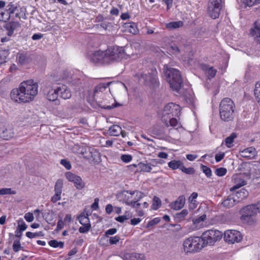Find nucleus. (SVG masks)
Returning a JSON list of instances; mask_svg holds the SVG:
<instances>
[{
    "mask_svg": "<svg viewBox=\"0 0 260 260\" xmlns=\"http://www.w3.org/2000/svg\"><path fill=\"white\" fill-rule=\"evenodd\" d=\"M38 83L33 80L23 81L18 88L12 90L11 98L19 103H29L32 101L38 94Z\"/></svg>",
    "mask_w": 260,
    "mask_h": 260,
    "instance_id": "1",
    "label": "nucleus"
},
{
    "mask_svg": "<svg viewBox=\"0 0 260 260\" xmlns=\"http://www.w3.org/2000/svg\"><path fill=\"white\" fill-rule=\"evenodd\" d=\"M125 56V52L122 47H113L106 51H98L90 56V61L94 63H110L114 61H119Z\"/></svg>",
    "mask_w": 260,
    "mask_h": 260,
    "instance_id": "2",
    "label": "nucleus"
},
{
    "mask_svg": "<svg viewBox=\"0 0 260 260\" xmlns=\"http://www.w3.org/2000/svg\"><path fill=\"white\" fill-rule=\"evenodd\" d=\"M143 197V193L138 190H124L117 195L119 201L136 209H138L140 207L141 203L139 202Z\"/></svg>",
    "mask_w": 260,
    "mask_h": 260,
    "instance_id": "3",
    "label": "nucleus"
},
{
    "mask_svg": "<svg viewBox=\"0 0 260 260\" xmlns=\"http://www.w3.org/2000/svg\"><path fill=\"white\" fill-rule=\"evenodd\" d=\"M164 74L170 87L174 91H178L182 84V79L180 72L168 65L164 66Z\"/></svg>",
    "mask_w": 260,
    "mask_h": 260,
    "instance_id": "4",
    "label": "nucleus"
},
{
    "mask_svg": "<svg viewBox=\"0 0 260 260\" xmlns=\"http://www.w3.org/2000/svg\"><path fill=\"white\" fill-rule=\"evenodd\" d=\"M107 88L111 94H115L126 93L127 90L126 85L121 82L101 83L94 89V96L98 95L100 92H104Z\"/></svg>",
    "mask_w": 260,
    "mask_h": 260,
    "instance_id": "5",
    "label": "nucleus"
},
{
    "mask_svg": "<svg viewBox=\"0 0 260 260\" xmlns=\"http://www.w3.org/2000/svg\"><path fill=\"white\" fill-rule=\"evenodd\" d=\"M235 109V104L231 99H222L219 104V114L221 119L225 121L232 120L234 118Z\"/></svg>",
    "mask_w": 260,
    "mask_h": 260,
    "instance_id": "6",
    "label": "nucleus"
},
{
    "mask_svg": "<svg viewBox=\"0 0 260 260\" xmlns=\"http://www.w3.org/2000/svg\"><path fill=\"white\" fill-rule=\"evenodd\" d=\"M185 253H195L204 248L203 243L200 237H190L184 240L183 243Z\"/></svg>",
    "mask_w": 260,
    "mask_h": 260,
    "instance_id": "7",
    "label": "nucleus"
},
{
    "mask_svg": "<svg viewBox=\"0 0 260 260\" xmlns=\"http://www.w3.org/2000/svg\"><path fill=\"white\" fill-rule=\"evenodd\" d=\"M204 247L207 245H213L222 237V233L218 230H209L204 232L200 237Z\"/></svg>",
    "mask_w": 260,
    "mask_h": 260,
    "instance_id": "8",
    "label": "nucleus"
},
{
    "mask_svg": "<svg viewBox=\"0 0 260 260\" xmlns=\"http://www.w3.org/2000/svg\"><path fill=\"white\" fill-rule=\"evenodd\" d=\"M181 109L179 105L173 103H169L164 107L162 112V118L167 123L168 118L178 117L180 115Z\"/></svg>",
    "mask_w": 260,
    "mask_h": 260,
    "instance_id": "9",
    "label": "nucleus"
},
{
    "mask_svg": "<svg viewBox=\"0 0 260 260\" xmlns=\"http://www.w3.org/2000/svg\"><path fill=\"white\" fill-rule=\"evenodd\" d=\"M222 8V0H210L208 3L207 12L213 19L218 18Z\"/></svg>",
    "mask_w": 260,
    "mask_h": 260,
    "instance_id": "10",
    "label": "nucleus"
},
{
    "mask_svg": "<svg viewBox=\"0 0 260 260\" xmlns=\"http://www.w3.org/2000/svg\"><path fill=\"white\" fill-rule=\"evenodd\" d=\"M241 234L237 230H228L224 232V240L229 244L239 243L242 240Z\"/></svg>",
    "mask_w": 260,
    "mask_h": 260,
    "instance_id": "11",
    "label": "nucleus"
},
{
    "mask_svg": "<svg viewBox=\"0 0 260 260\" xmlns=\"http://www.w3.org/2000/svg\"><path fill=\"white\" fill-rule=\"evenodd\" d=\"M65 177L69 181L74 184L77 189L82 190L85 187V183L80 176L71 172H68L65 173Z\"/></svg>",
    "mask_w": 260,
    "mask_h": 260,
    "instance_id": "12",
    "label": "nucleus"
},
{
    "mask_svg": "<svg viewBox=\"0 0 260 260\" xmlns=\"http://www.w3.org/2000/svg\"><path fill=\"white\" fill-rule=\"evenodd\" d=\"M140 82L146 85L157 86L158 82L155 72L140 75L139 77Z\"/></svg>",
    "mask_w": 260,
    "mask_h": 260,
    "instance_id": "13",
    "label": "nucleus"
},
{
    "mask_svg": "<svg viewBox=\"0 0 260 260\" xmlns=\"http://www.w3.org/2000/svg\"><path fill=\"white\" fill-rule=\"evenodd\" d=\"M255 210L254 205L253 204L244 207L241 210L242 215L241 219L245 222H249L251 217L257 213Z\"/></svg>",
    "mask_w": 260,
    "mask_h": 260,
    "instance_id": "14",
    "label": "nucleus"
},
{
    "mask_svg": "<svg viewBox=\"0 0 260 260\" xmlns=\"http://www.w3.org/2000/svg\"><path fill=\"white\" fill-rule=\"evenodd\" d=\"M83 157L91 161H97L99 154L96 150L89 147H85L81 151Z\"/></svg>",
    "mask_w": 260,
    "mask_h": 260,
    "instance_id": "15",
    "label": "nucleus"
},
{
    "mask_svg": "<svg viewBox=\"0 0 260 260\" xmlns=\"http://www.w3.org/2000/svg\"><path fill=\"white\" fill-rule=\"evenodd\" d=\"M249 35L255 42L260 43V19L254 22L249 30Z\"/></svg>",
    "mask_w": 260,
    "mask_h": 260,
    "instance_id": "16",
    "label": "nucleus"
},
{
    "mask_svg": "<svg viewBox=\"0 0 260 260\" xmlns=\"http://www.w3.org/2000/svg\"><path fill=\"white\" fill-rule=\"evenodd\" d=\"M63 185V183L62 179H58L56 181L54 186L55 194L52 197L51 199L53 203H56L61 199V194Z\"/></svg>",
    "mask_w": 260,
    "mask_h": 260,
    "instance_id": "17",
    "label": "nucleus"
},
{
    "mask_svg": "<svg viewBox=\"0 0 260 260\" xmlns=\"http://www.w3.org/2000/svg\"><path fill=\"white\" fill-rule=\"evenodd\" d=\"M14 135V130L11 126H5L0 128V136L5 140H10Z\"/></svg>",
    "mask_w": 260,
    "mask_h": 260,
    "instance_id": "18",
    "label": "nucleus"
},
{
    "mask_svg": "<svg viewBox=\"0 0 260 260\" xmlns=\"http://www.w3.org/2000/svg\"><path fill=\"white\" fill-rule=\"evenodd\" d=\"M108 133L110 136H118L120 134L121 135L123 138L126 137V133L122 130L121 127L118 125H113L110 127L108 130Z\"/></svg>",
    "mask_w": 260,
    "mask_h": 260,
    "instance_id": "19",
    "label": "nucleus"
},
{
    "mask_svg": "<svg viewBox=\"0 0 260 260\" xmlns=\"http://www.w3.org/2000/svg\"><path fill=\"white\" fill-rule=\"evenodd\" d=\"M185 203V198L184 196H179L177 199L170 204L171 208L175 210H178L182 208Z\"/></svg>",
    "mask_w": 260,
    "mask_h": 260,
    "instance_id": "20",
    "label": "nucleus"
},
{
    "mask_svg": "<svg viewBox=\"0 0 260 260\" xmlns=\"http://www.w3.org/2000/svg\"><path fill=\"white\" fill-rule=\"evenodd\" d=\"M123 260H146L145 256L138 253H126L123 255Z\"/></svg>",
    "mask_w": 260,
    "mask_h": 260,
    "instance_id": "21",
    "label": "nucleus"
},
{
    "mask_svg": "<svg viewBox=\"0 0 260 260\" xmlns=\"http://www.w3.org/2000/svg\"><path fill=\"white\" fill-rule=\"evenodd\" d=\"M59 94L61 98L64 100L69 99L72 96L71 90L67 86L62 85L58 87Z\"/></svg>",
    "mask_w": 260,
    "mask_h": 260,
    "instance_id": "22",
    "label": "nucleus"
},
{
    "mask_svg": "<svg viewBox=\"0 0 260 260\" xmlns=\"http://www.w3.org/2000/svg\"><path fill=\"white\" fill-rule=\"evenodd\" d=\"M256 155L255 149L250 147L240 151V155L245 158L251 159L253 158Z\"/></svg>",
    "mask_w": 260,
    "mask_h": 260,
    "instance_id": "23",
    "label": "nucleus"
},
{
    "mask_svg": "<svg viewBox=\"0 0 260 260\" xmlns=\"http://www.w3.org/2000/svg\"><path fill=\"white\" fill-rule=\"evenodd\" d=\"M58 94V87L56 88H51L47 91L46 98L50 101H54L57 99Z\"/></svg>",
    "mask_w": 260,
    "mask_h": 260,
    "instance_id": "24",
    "label": "nucleus"
},
{
    "mask_svg": "<svg viewBox=\"0 0 260 260\" xmlns=\"http://www.w3.org/2000/svg\"><path fill=\"white\" fill-rule=\"evenodd\" d=\"M206 219V215L203 214L201 216L194 218L192 220V225L191 229H189L188 232L195 231L198 229L197 225L201 222L204 221Z\"/></svg>",
    "mask_w": 260,
    "mask_h": 260,
    "instance_id": "25",
    "label": "nucleus"
},
{
    "mask_svg": "<svg viewBox=\"0 0 260 260\" xmlns=\"http://www.w3.org/2000/svg\"><path fill=\"white\" fill-rule=\"evenodd\" d=\"M239 200H237L235 196L234 197H228L225 199L222 203L223 206L226 208H231L233 207L237 203L239 202Z\"/></svg>",
    "mask_w": 260,
    "mask_h": 260,
    "instance_id": "26",
    "label": "nucleus"
},
{
    "mask_svg": "<svg viewBox=\"0 0 260 260\" xmlns=\"http://www.w3.org/2000/svg\"><path fill=\"white\" fill-rule=\"evenodd\" d=\"M20 27V24L18 22H11L7 24L6 29L8 31V35L11 36L13 34L14 30Z\"/></svg>",
    "mask_w": 260,
    "mask_h": 260,
    "instance_id": "27",
    "label": "nucleus"
},
{
    "mask_svg": "<svg viewBox=\"0 0 260 260\" xmlns=\"http://www.w3.org/2000/svg\"><path fill=\"white\" fill-rule=\"evenodd\" d=\"M88 215L85 214V213H81L78 217V219L81 224L83 225H91L90 220L88 218Z\"/></svg>",
    "mask_w": 260,
    "mask_h": 260,
    "instance_id": "28",
    "label": "nucleus"
},
{
    "mask_svg": "<svg viewBox=\"0 0 260 260\" xmlns=\"http://www.w3.org/2000/svg\"><path fill=\"white\" fill-rule=\"evenodd\" d=\"M17 60L18 63L23 65L29 62L27 54L24 53H19L17 55Z\"/></svg>",
    "mask_w": 260,
    "mask_h": 260,
    "instance_id": "29",
    "label": "nucleus"
},
{
    "mask_svg": "<svg viewBox=\"0 0 260 260\" xmlns=\"http://www.w3.org/2000/svg\"><path fill=\"white\" fill-rule=\"evenodd\" d=\"M138 167L141 171L145 172H150L151 171V168L149 166L148 163L140 162L138 165L134 164L133 167ZM132 166H129V167H132Z\"/></svg>",
    "mask_w": 260,
    "mask_h": 260,
    "instance_id": "30",
    "label": "nucleus"
},
{
    "mask_svg": "<svg viewBox=\"0 0 260 260\" xmlns=\"http://www.w3.org/2000/svg\"><path fill=\"white\" fill-rule=\"evenodd\" d=\"M183 25L181 21L171 22L166 24V27L170 30L177 29L182 27Z\"/></svg>",
    "mask_w": 260,
    "mask_h": 260,
    "instance_id": "31",
    "label": "nucleus"
},
{
    "mask_svg": "<svg viewBox=\"0 0 260 260\" xmlns=\"http://www.w3.org/2000/svg\"><path fill=\"white\" fill-rule=\"evenodd\" d=\"M183 163L181 161L178 160H173L168 163V166L172 170H176L177 169H181Z\"/></svg>",
    "mask_w": 260,
    "mask_h": 260,
    "instance_id": "32",
    "label": "nucleus"
},
{
    "mask_svg": "<svg viewBox=\"0 0 260 260\" xmlns=\"http://www.w3.org/2000/svg\"><path fill=\"white\" fill-rule=\"evenodd\" d=\"M234 180L236 184L231 188V190H236L245 184V181L238 178V176L234 178Z\"/></svg>",
    "mask_w": 260,
    "mask_h": 260,
    "instance_id": "33",
    "label": "nucleus"
},
{
    "mask_svg": "<svg viewBox=\"0 0 260 260\" xmlns=\"http://www.w3.org/2000/svg\"><path fill=\"white\" fill-rule=\"evenodd\" d=\"M248 191L243 188L236 193L235 197L236 199H237V200L239 199L240 200H242L243 199H245L248 196Z\"/></svg>",
    "mask_w": 260,
    "mask_h": 260,
    "instance_id": "34",
    "label": "nucleus"
},
{
    "mask_svg": "<svg viewBox=\"0 0 260 260\" xmlns=\"http://www.w3.org/2000/svg\"><path fill=\"white\" fill-rule=\"evenodd\" d=\"M236 137L237 135L235 133H232L229 137L225 139V144L228 147L231 148L232 146L234 140L236 138Z\"/></svg>",
    "mask_w": 260,
    "mask_h": 260,
    "instance_id": "35",
    "label": "nucleus"
},
{
    "mask_svg": "<svg viewBox=\"0 0 260 260\" xmlns=\"http://www.w3.org/2000/svg\"><path fill=\"white\" fill-rule=\"evenodd\" d=\"M254 94L256 99L257 103L260 105V81L255 84L254 90Z\"/></svg>",
    "mask_w": 260,
    "mask_h": 260,
    "instance_id": "36",
    "label": "nucleus"
},
{
    "mask_svg": "<svg viewBox=\"0 0 260 260\" xmlns=\"http://www.w3.org/2000/svg\"><path fill=\"white\" fill-rule=\"evenodd\" d=\"M161 206V201L159 198L156 196H154L153 199V203L151 208L153 210L158 209Z\"/></svg>",
    "mask_w": 260,
    "mask_h": 260,
    "instance_id": "37",
    "label": "nucleus"
},
{
    "mask_svg": "<svg viewBox=\"0 0 260 260\" xmlns=\"http://www.w3.org/2000/svg\"><path fill=\"white\" fill-rule=\"evenodd\" d=\"M188 211L186 209H183L181 212L176 214L175 218L179 221H182L188 214Z\"/></svg>",
    "mask_w": 260,
    "mask_h": 260,
    "instance_id": "38",
    "label": "nucleus"
},
{
    "mask_svg": "<svg viewBox=\"0 0 260 260\" xmlns=\"http://www.w3.org/2000/svg\"><path fill=\"white\" fill-rule=\"evenodd\" d=\"M204 70L206 71V74L209 78H213L216 74L217 71L212 67L208 68L207 67H205Z\"/></svg>",
    "mask_w": 260,
    "mask_h": 260,
    "instance_id": "39",
    "label": "nucleus"
},
{
    "mask_svg": "<svg viewBox=\"0 0 260 260\" xmlns=\"http://www.w3.org/2000/svg\"><path fill=\"white\" fill-rule=\"evenodd\" d=\"M49 244L50 246L54 248H62L63 247L64 243L62 242H58L55 240H53L49 242Z\"/></svg>",
    "mask_w": 260,
    "mask_h": 260,
    "instance_id": "40",
    "label": "nucleus"
},
{
    "mask_svg": "<svg viewBox=\"0 0 260 260\" xmlns=\"http://www.w3.org/2000/svg\"><path fill=\"white\" fill-rule=\"evenodd\" d=\"M117 232V229L115 228H112L106 231L105 233V236L103 237L101 239V241L102 240H105L107 238H108V235H114Z\"/></svg>",
    "mask_w": 260,
    "mask_h": 260,
    "instance_id": "41",
    "label": "nucleus"
},
{
    "mask_svg": "<svg viewBox=\"0 0 260 260\" xmlns=\"http://www.w3.org/2000/svg\"><path fill=\"white\" fill-rule=\"evenodd\" d=\"M131 216L129 215L128 212H126L125 214L122 216H118L115 218L116 220L119 222H123L125 220L128 219Z\"/></svg>",
    "mask_w": 260,
    "mask_h": 260,
    "instance_id": "42",
    "label": "nucleus"
},
{
    "mask_svg": "<svg viewBox=\"0 0 260 260\" xmlns=\"http://www.w3.org/2000/svg\"><path fill=\"white\" fill-rule=\"evenodd\" d=\"M16 192L11 188H3L0 189V195L14 194Z\"/></svg>",
    "mask_w": 260,
    "mask_h": 260,
    "instance_id": "43",
    "label": "nucleus"
},
{
    "mask_svg": "<svg viewBox=\"0 0 260 260\" xmlns=\"http://www.w3.org/2000/svg\"><path fill=\"white\" fill-rule=\"evenodd\" d=\"M242 3L245 6L251 7L255 4L258 3L260 2V0H241Z\"/></svg>",
    "mask_w": 260,
    "mask_h": 260,
    "instance_id": "44",
    "label": "nucleus"
},
{
    "mask_svg": "<svg viewBox=\"0 0 260 260\" xmlns=\"http://www.w3.org/2000/svg\"><path fill=\"white\" fill-rule=\"evenodd\" d=\"M10 17V14L8 12L6 13L4 12H0V21L6 22Z\"/></svg>",
    "mask_w": 260,
    "mask_h": 260,
    "instance_id": "45",
    "label": "nucleus"
},
{
    "mask_svg": "<svg viewBox=\"0 0 260 260\" xmlns=\"http://www.w3.org/2000/svg\"><path fill=\"white\" fill-rule=\"evenodd\" d=\"M183 172L187 174H193L194 173V170L193 168L190 167L186 168L184 166L183 164L182 166V167L180 169Z\"/></svg>",
    "mask_w": 260,
    "mask_h": 260,
    "instance_id": "46",
    "label": "nucleus"
},
{
    "mask_svg": "<svg viewBox=\"0 0 260 260\" xmlns=\"http://www.w3.org/2000/svg\"><path fill=\"white\" fill-rule=\"evenodd\" d=\"M120 237L115 236L114 237H110L108 240L109 242L111 245L116 244L120 240Z\"/></svg>",
    "mask_w": 260,
    "mask_h": 260,
    "instance_id": "47",
    "label": "nucleus"
},
{
    "mask_svg": "<svg viewBox=\"0 0 260 260\" xmlns=\"http://www.w3.org/2000/svg\"><path fill=\"white\" fill-rule=\"evenodd\" d=\"M21 248L19 240H15L13 244V249L15 252H18Z\"/></svg>",
    "mask_w": 260,
    "mask_h": 260,
    "instance_id": "48",
    "label": "nucleus"
},
{
    "mask_svg": "<svg viewBox=\"0 0 260 260\" xmlns=\"http://www.w3.org/2000/svg\"><path fill=\"white\" fill-rule=\"evenodd\" d=\"M226 169L224 168H220L215 170L216 174L218 176H223L226 173Z\"/></svg>",
    "mask_w": 260,
    "mask_h": 260,
    "instance_id": "49",
    "label": "nucleus"
},
{
    "mask_svg": "<svg viewBox=\"0 0 260 260\" xmlns=\"http://www.w3.org/2000/svg\"><path fill=\"white\" fill-rule=\"evenodd\" d=\"M91 225H83L79 229L80 233H87L90 229Z\"/></svg>",
    "mask_w": 260,
    "mask_h": 260,
    "instance_id": "50",
    "label": "nucleus"
},
{
    "mask_svg": "<svg viewBox=\"0 0 260 260\" xmlns=\"http://www.w3.org/2000/svg\"><path fill=\"white\" fill-rule=\"evenodd\" d=\"M26 236L30 239L34 238L36 237L41 236H43L42 234V232H38V233H31L30 232H27L26 233Z\"/></svg>",
    "mask_w": 260,
    "mask_h": 260,
    "instance_id": "51",
    "label": "nucleus"
},
{
    "mask_svg": "<svg viewBox=\"0 0 260 260\" xmlns=\"http://www.w3.org/2000/svg\"><path fill=\"white\" fill-rule=\"evenodd\" d=\"M161 160L158 159H152L148 162L150 168L156 167L158 164H161Z\"/></svg>",
    "mask_w": 260,
    "mask_h": 260,
    "instance_id": "52",
    "label": "nucleus"
},
{
    "mask_svg": "<svg viewBox=\"0 0 260 260\" xmlns=\"http://www.w3.org/2000/svg\"><path fill=\"white\" fill-rule=\"evenodd\" d=\"M122 161L127 163L130 162L132 159V156L129 154H123L120 157Z\"/></svg>",
    "mask_w": 260,
    "mask_h": 260,
    "instance_id": "53",
    "label": "nucleus"
},
{
    "mask_svg": "<svg viewBox=\"0 0 260 260\" xmlns=\"http://www.w3.org/2000/svg\"><path fill=\"white\" fill-rule=\"evenodd\" d=\"M27 228V225L23 220L18 221V225L17 229L21 231H25Z\"/></svg>",
    "mask_w": 260,
    "mask_h": 260,
    "instance_id": "54",
    "label": "nucleus"
},
{
    "mask_svg": "<svg viewBox=\"0 0 260 260\" xmlns=\"http://www.w3.org/2000/svg\"><path fill=\"white\" fill-rule=\"evenodd\" d=\"M202 170H203V172L206 174V175L208 177H209L211 176L212 172H211V170L210 168H209L208 167H207L203 165L202 166Z\"/></svg>",
    "mask_w": 260,
    "mask_h": 260,
    "instance_id": "55",
    "label": "nucleus"
},
{
    "mask_svg": "<svg viewBox=\"0 0 260 260\" xmlns=\"http://www.w3.org/2000/svg\"><path fill=\"white\" fill-rule=\"evenodd\" d=\"M24 218L27 221L31 222L34 220V217L32 213L28 212L25 214Z\"/></svg>",
    "mask_w": 260,
    "mask_h": 260,
    "instance_id": "56",
    "label": "nucleus"
},
{
    "mask_svg": "<svg viewBox=\"0 0 260 260\" xmlns=\"http://www.w3.org/2000/svg\"><path fill=\"white\" fill-rule=\"evenodd\" d=\"M60 164L67 170H70L71 168V165L70 162L66 159H61L60 160Z\"/></svg>",
    "mask_w": 260,
    "mask_h": 260,
    "instance_id": "57",
    "label": "nucleus"
},
{
    "mask_svg": "<svg viewBox=\"0 0 260 260\" xmlns=\"http://www.w3.org/2000/svg\"><path fill=\"white\" fill-rule=\"evenodd\" d=\"M169 119L170 125L173 127H175L178 125V121L176 118L171 117V118H168Z\"/></svg>",
    "mask_w": 260,
    "mask_h": 260,
    "instance_id": "58",
    "label": "nucleus"
},
{
    "mask_svg": "<svg viewBox=\"0 0 260 260\" xmlns=\"http://www.w3.org/2000/svg\"><path fill=\"white\" fill-rule=\"evenodd\" d=\"M7 7L8 8V11L10 15L14 13L16 10V7H15L14 4L10 3L8 5Z\"/></svg>",
    "mask_w": 260,
    "mask_h": 260,
    "instance_id": "59",
    "label": "nucleus"
},
{
    "mask_svg": "<svg viewBox=\"0 0 260 260\" xmlns=\"http://www.w3.org/2000/svg\"><path fill=\"white\" fill-rule=\"evenodd\" d=\"M197 197L198 193L197 192H194L192 193L190 196L189 197L188 202L197 203L196 199L197 198Z\"/></svg>",
    "mask_w": 260,
    "mask_h": 260,
    "instance_id": "60",
    "label": "nucleus"
},
{
    "mask_svg": "<svg viewBox=\"0 0 260 260\" xmlns=\"http://www.w3.org/2000/svg\"><path fill=\"white\" fill-rule=\"evenodd\" d=\"M160 221L159 218H155L151 221L148 222V226H151L158 223Z\"/></svg>",
    "mask_w": 260,
    "mask_h": 260,
    "instance_id": "61",
    "label": "nucleus"
},
{
    "mask_svg": "<svg viewBox=\"0 0 260 260\" xmlns=\"http://www.w3.org/2000/svg\"><path fill=\"white\" fill-rule=\"evenodd\" d=\"M224 156V153H220L216 154L215 156V159L216 162H219L221 160Z\"/></svg>",
    "mask_w": 260,
    "mask_h": 260,
    "instance_id": "62",
    "label": "nucleus"
},
{
    "mask_svg": "<svg viewBox=\"0 0 260 260\" xmlns=\"http://www.w3.org/2000/svg\"><path fill=\"white\" fill-rule=\"evenodd\" d=\"M64 222L62 219H60L58 221L57 224V230H61L64 226Z\"/></svg>",
    "mask_w": 260,
    "mask_h": 260,
    "instance_id": "63",
    "label": "nucleus"
},
{
    "mask_svg": "<svg viewBox=\"0 0 260 260\" xmlns=\"http://www.w3.org/2000/svg\"><path fill=\"white\" fill-rule=\"evenodd\" d=\"M141 221V219L139 218H135L131 220V223L132 225H135L138 224L140 221Z\"/></svg>",
    "mask_w": 260,
    "mask_h": 260,
    "instance_id": "64",
    "label": "nucleus"
}]
</instances>
